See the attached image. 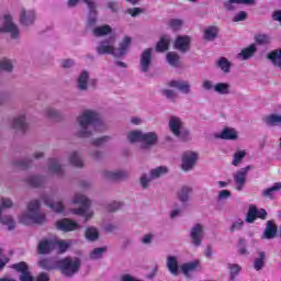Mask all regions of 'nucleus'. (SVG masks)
<instances>
[{"label": "nucleus", "instance_id": "44", "mask_svg": "<svg viewBox=\"0 0 281 281\" xmlns=\"http://www.w3.org/2000/svg\"><path fill=\"white\" fill-rule=\"evenodd\" d=\"M108 249L109 247L106 246L94 248L89 254L90 260H100L101 258H103L104 254H106Z\"/></svg>", "mask_w": 281, "mask_h": 281}, {"label": "nucleus", "instance_id": "53", "mask_svg": "<svg viewBox=\"0 0 281 281\" xmlns=\"http://www.w3.org/2000/svg\"><path fill=\"white\" fill-rule=\"evenodd\" d=\"M44 115L46 117H49L50 120H59L60 117V111L54 109V108H46L44 110Z\"/></svg>", "mask_w": 281, "mask_h": 281}, {"label": "nucleus", "instance_id": "21", "mask_svg": "<svg viewBox=\"0 0 281 281\" xmlns=\"http://www.w3.org/2000/svg\"><path fill=\"white\" fill-rule=\"evenodd\" d=\"M12 128H14V131H20L21 133H25V131H27V116L25 115V113H22L15 117H13L12 120V124H11Z\"/></svg>", "mask_w": 281, "mask_h": 281}, {"label": "nucleus", "instance_id": "4", "mask_svg": "<svg viewBox=\"0 0 281 281\" xmlns=\"http://www.w3.org/2000/svg\"><path fill=\"white\" fill-rule=\"evenodd\" d=\"M72 203L82 205V207L74 209L72 214H77L78 216H85L86 221H89L91 216H93V212L89 211L91 205V200L86 198L82 193H76L72 198Z\"/></svg>", "mask_w": 281, "mask_h": 281}, {"label": "nucleus", "instance_id": "62", "mask_svg": "<svg viewBox=\"0 0 281 281\" xmlns=\"http://www.w3.org/2000/svg\"><path fill=\"white\" fill-rule=\"evenodd\" d=\"M162 93L167 100H170V102H175L177 100L178 94L175 92V90L165 89L162 90Z\"/></svg>", "mask_w": 281, "mask_h": 281}, {"label": "nucleus", "instance_id": "45", "mask_svg": "<svg viewBox=\"0 0 281 281\" xmlns=\"http://www.w3.org/2000/svg\"><path fill=\"white\" fill-rule=\"evenodd\" d=\"M0 223L8 226L9 232H12V229L16 227V221H14V217H12L11 215H0Z\"/></svg>", "mask_w": 281, "mask_h": 281}, {"label": "nucleus", "instance_id": "56", "mask_svg": "<svg viewBox=\"0 0 281 281\" xmlns=\"http://www.w3.org/2000/svg\"><path fill=\"white\" fill-rule=\"evenodd\" d=\"M255 41L258 45H269V43H271V37L267 34H258L255 36Z\"/></svg>", "mask_w": 281, "mask_h": 281}, {"label": "nucleus", "instance_id": "38", "mask_svg": "<svg viewBox=\"0 0 281 281\" xmlns=\"http://www.w3.org/2000/svg\"><path fill=\"white\" fill-rule=\"evenodd\" d=\"M144 136V132L139 131V130H134L127 133L126 137H127V142H130V144H142V139Z\"/></svg>", "mask_w": 281, "mask_h": 281}, {"label": "nucleus", "instance_id": "57", "mask_svg": "<svg viewBox=\"0 0 281 281\" xmlns=\"http://www.w3.org/2000/svg\"><path fill=\"white\" fill-rule=\"evenodd\" d=\"M228 269H229V273H231V280H235L236 276H238V273H240V266L236 265V263H228Z\"/></svg>", "mask_w": 281, "mask_h": 281}, {"label": "nucleus", "instance_id": "46", "mask_svg": "<svg viewBox=\"0 0 281 281\" xmlns=\"http://www.w3.org/2000/svg\"><path fill=\"white\" fill-rule=\"evenodd\" d=\"M86 238L90 243H95L100 238V232H98V228L90 226L86 229Z\"/></svg>", "mask_w": 281, "mask_h": 281}, {"label": "nucleus", "instance_id": "34", "mask_svg": "<svg viewBox=\"0 0 281 281\" xmlns=\"http://www.w3.org/2000/svg\"><path fill=\"white\" fill-rule=\"evenodd\" d=\"M167 269L171 276H179V259L176 256L167 257Z\"/></svg>", "mask_w": 281, "mask_h": 281}, {"label": "nucleus", "instance_id": "63", "mask_svg": "<svg viewBox=\"0 0 281 281\" xmlns=\"http://www.w3.org/2000/svg\"><path fill=\"white\" fill-rule=\"evenodd\" d=\"M244 225H245V222L243 220H237L232 224L229 232L234 234V232H238L239 229H243Z\"/></svg>", "mask_w": 281, "mask_h": 281}, {"label": "nucleus", "instance_id": "23", "mask_svg": "<svg viewBox=\"0 0 281 281\" xmlns=\"http://www.w3.org/2000/svg\"><path fill=\"white\" fill-rule=\"evenodd\" d=\"M168 87L178 89L181 93H184V95L192 93V86L190 85V81L171 80L168 82Z\"/></svg>", "mask_w": 281, "mask_h": 281}, {"label": "nucleus", "instance_id": "3", "mask_svg": "<svg viewBox=\"0 0 281 281\" xmlns=\"http://www.w3.org/2000/svg\"><path fill=\"white\" fill-rule=\"evenodd\" d=\"M56 265L63 276H66L67 278H71L76 276L78 271H80V265H82V262L78 257H75V258L66 257L64 259L57 260Z\"/></svg>", "mask_w": 281, "mask_h": 281}, {"label": "nucleus", "instance_id": "7", "mask_svg": "<svg viewBox=\"0 0 281 281\" xmlns=\"http://www.w3.org/2000/svg\"><path fill=\"white\" fill-rule=\"evenodd\" d=\"M0 34H10L11 38H19L21 36V30L12 20V15H4L0 20Z\"/></svg>", "mask_w": 281, "mask_h": 281}, {"label": "nucleus", "instance_id": "2", "mask_svg": "<svg viewBox=\"0 0 281 281\" xmlns=\"http://www.w3.org/2000/svg\"><path fill=\"white\" fill-rule=\"evenodd\" d=\"M45 221H47V218L45 217V213L41 212L40 200L29 202L26 212L19 216V222L22 223V225H32L34 223L41 225L45 223Z\"/></svg>", "mask_w": 281, "mask_h": 281}, {"label": "nucleus", "instance_id": "51", "mask_svg": "<svg viewBox=\"0 0 281 281\" xmlns=\"http://www.w3.org/2000/svg\"><path fill=\"white\" fill-rule=\"evenodd\" d=\"M245 157H247L246 150H237L233 157V166H240V164L243 162V159H245Z\"/></svg>", "mask_w": 281, "mask_h": 281}, {"label": "nucleus", "instance_id": "6", "mask_svg": "<svg viewBox=\"0 0 281 281\" xmlns=\"http://www.w3.org/2000/svg\"><path fill=\"white\" fill-rule=\"evenodd\" d=\"M169 130L172 135L181 139L182 142H188L190 139V132L183 126V121L179 116L169 117Z\"/></svg>", "mask_w": 281, "mask_h": 281}, {"label": "nucleus", "instance_id": "5", "mask_svg": "<svg viewBox=\"0 0 281 281\" xmlns=\"http://www.w3.org/2000/svg\"><path fill=\"white\" fill-rule=\"evenodd\" d=\"M42 201L56 214H63L65 212V202H63V195L58 191L49 194L42 195Z\"/></svg>", "mask_w": 281, "mask_h": 281}, {"label": "nucleus", "instance_id": "10", "mask_svg": "<svg viewBox=\"0 0 281 281\" xmlns=\"http://www.w3.org/2000/svg\"><path fill=\"white\" fill-rule=\"evenodd\" d=\"M254 167L248 165L239 170H237L233 175V179L235 181V189L237 192H241L244 190L245 184L247 183V175H249V170H251Z\"/></svg>", "mask_w": 281, "mask_h": 281}, {"label": "nucleus", "instance_id": "61", "mask_svg": "<svg viewBox=\"0 0 281 281\" xmlns=\"http://www.w3.org/2000/svg\"><path fill=\"white\" fill-rule=\"evenodd\" d=\"M38 266L42 269H46L47 271H52V269H55L54 263L49 259H42L38 261Z\"/></svg>", "mask_w": 281, "mask_h": 281}, {"label": "nucleus", "instance_id": "42", "mask_svg": "<svg viewBox=\"0 0 281 281\" xmlns=\"http://www.w3.org/2000/svg\"><path fill=\"white\" fill-rule=\"evenodd\" d=\"M268 60H271L274 67L281 69V49H274L267 55Z\"/></svg>", "mask_w": 281, "mask_h": 281}, {"label": "nucleus", "instance_id": "14", "mask_svg": "<svg viewBox=\"0 0 281 281\" xmlns=\"http://www.w3.org/2000/svg\"><path fill=\"white\" fill-rule=\"evenodd\" d=\"M132 43L133 38H131V36L123 37L119 46L114 48V58H122V56H126L131 49Z\"/></svg>", "mask_w": 281, "mask_h": 281}, {"label": "nucleus", "instance_id": "26", "mask_svg": "<svg viewBox=\"0 0 281 281\" xmlns=\"http://www.w3.org/2000/svg\"><path fill=\"white\" fill-rule=\"evenodd\" d=\"M193 189L190 186H182L178 191H177V199L182 203V205H186L190 201V194H192Z\"/></svg>", "mask_w": 281, "mask_h": 281}, {"label": "nucleus", "instance_id": "58", "mask_svg": "<svg viewBox=\"0 0 281 281\" xmlns=\"http://www.w3.org/2000/svg\"><path fill=\"white\" fill-rule=\"evenodd\" d=\"M70 246L71 241H55V247H58L60 254H65V251H67V249H69Z\"/></svg>", "mask_w": 281, "mask_h": 281}, {"label": "nucleus", "instance_id": "55", "mask_svg": "<svg viewBox=\"0 0 281 281\" xmlns=\"http://www.w3.org/2000/svg\"><path fill=\"white\" fill-rule=\"evenodd\" d=\"M14 206V202H12V199L10 198H1L0 203V216L3 214V210H10V207Z\"/></svg>", "mask_w": 281, "mask_h": 281}, {"label": "nucleus", "instance_id": "13", "mask_svg": "<svg viewBox=\"0 0 281 281\" xmlns=\"http://www.w3.org/2000/svg\"><path fill=\"white\" fill-rule=\"evenodd\" d=\"M199 160V154L194 151H187L182 156V165L181 169L184 172H190V170L194 169L196 166V161Z\"/></svg>", "mask_w": 281, "mask_h": 281}, {"label": "nucleus", "instance_id": "54", "mask_svg": "<svg viewBox=\"0 0 281 281\" xmlns=\"http://www.w3.org/2000/svg\"><path fill=\"white\" fill-rule=\"evenodd\" d=\"M109 142H111L110 136H102V137L92 139L91 145L97 146L98 148H100V147L105 146L106 144H109Z\"/></svg>", "mask_w": 281, "mask_h": 281}, {"label": "nucleus", "instance_id": "16", "mask_svg": "<svg viewBox=\"0 0 281 281\" xmlns=\"http://www.w3.org/2000/svg\"><path fill=\"white\" fill-rule=\"evenodd\" d=\"M12 269L18 271L20 274V281H34V277L32 272H30V267L24 262L14 263Z\"/></svg>", "mask_w": 281, "mask_h": 281}, {"label": "nucleus", "instance_id": "25", "mask_svg": "<svg viewBox=\"0 0 281 281\" xmlns=\"http://www.w3.org/2000/svg\"><path fill=\"white\" fill-rule=\"evenodd\" d=\"M54 247H56V240L52 239H43L38 243L37 254L47 255L54 251Z\"/></svg>", "mask_w": 281, "mask_h": 281}, {"label": "nucleus", "instance_id": "50", "mask_svg": "<svg viewBox=\"0 0 281 281\" xmlns=\"http://www.w3.org/2000/svg\"><path fill=\"white\" fill-rule=\"evenodd\" d=\"M12 69H14V61H12V59H0V71H7L10 74Z\"/></svg>", "mask_w": 281, "mask_h": 281}, {"label": "nucleus", "instance_id": "27", "mask_svg": "<svg viewBox=\"0 0 281 281\" xmlns=\"http://www.w3.org/2000/svg\"><path fill=\"white\" fill-rule=\"evenodd\" d=\"M36 19V13L33 10H25L22 9L21 15H20V23L21 25H33L34 21Z\"/></svg>", "mask_w": 281, "mask_h": 281}, {"label": "nucleus", "instance_id": "52", "mask_svg": "<svg viewBox=\"0 0 281 281\" xmlns=\"http://www.w3.org/2000/svg\"><path fill=\"white\" fill-rule=\"evenodd\" d=\"M179 54L175 52H170L167 54V61L169 63V65H171V67H179Z\"/></svg>", "mask_w": 281, "mask_h": 281}, {"label": "nucleus", "instance_id": "29", "mask_svg": "<svg viewBox=\"0 0 281 281\" xmlns=\"http://www.w3.org/2000/svg\"><path fill=\"white\" fill-rule=\"evenodd\" d=\"M277 235H278V226L276 225V222L268 221L262 238H267V240H271L276 238Z\"/></svg>", "mask_w": 281, "mask_h": 281}, {"label": "nucleus", "instance_id": "24", "mask_svg": "<svg viewBox=\"0 0 281 281\" xmlns=\"http://www.w3.org/2000/svg\"><path fill=\"white\" fill-rule=\"evenodd\" d=\"M190 36L180 35L176 38L173 47L175 49H178V52H182V54H186V52L190 49Z\"/></svg>", "mask_w": 281, "mask_h": 281}, {"label": "nucleus", "instance_id": "43", "mask_svg": "<svg viewBox=\"0 0 281 281\" xmlns=\"http://www.w3.org/2000/svg\"><path fill=\"white\" fill-rule=\"evenodd\" d=\"M25 181L32 188H41V186H45V177L43 176H30Z\"/></svg>", "mask_w": 281, "mask_h": 281}, {"label": "nucleus", "instance_id": "20", "mask_svg": "<svg viewBox=\"0 0 281 281\" xmlns=\"http://www.w3.org/2000/svg\"><path fill=\"white\" fill-rule=\"evenodd\" d=\"M103 179L108 181H121L122 179H128V171L116 170V171H102Z\"/></svg>", "mask_w": 281, "mask_h": 281}, {"label": "nucleus", "instance_id": "37", "mask_svg": "<svg viewBox=\"0 0 281 281\" xmlns=\"http://www.w3.org/2000/svg\"><path fill=\"white\" fill-rule=\"evenodd\" d=\"M258 52V48L256 47V44H251L250 46L241 49V52L237 55V58H240L241 60H249Z\"/></svg>", "mask_w": 281, "mask_h": 281}, {"label": "nucleus", "instance_id": "40", "mask_svg": "<svg viewBox=\"0 0 281 281\" xmlns=\"http://www.w3.org/2000/svg\"><path fill=\"white\" fill-rule=\"evenodd\" d=\"M232 86L227 82H218L214 85L213 91L220 95H229Z\"/></svg>", "mask_w": 281, "mask_h": 281}, {"label": "nucleus", "instance_id": "19", "mask_svg": "<svg viewBox=\"0 0 281 281\" xmlns=\"http://www.w3.org/2000/svg\"><path fill=\"white\" fill-rule=\"evenodd\" d=\"M57 229L60 232H76V229H80V225L70 218H63L56 223Z\"/></svg>", "mask_w": 281, "mask_h": 281}, {"label": "nucleus", "instance_id": "31", "mask_svg": "<svg viewBox=\"0 0 281 281\" xmlns=\"http://www.w3.org/2000/svg\"><path fill=\"white\" fill-rule=\"evenodd\" d=\"M77 89L78 91H87L89 89V72L83 70L77 78Z\"/></svg>", "mask_w": 281, "mask_h": 281}, {"label": "nucleus", "instance_id": "9", "mask_svg": "<svg viewBox=\"0 0 281 281\" xmlns=\"http://www.w3.org/2000/svg\"><path fill=\"white\" fill-rule=\"evenodd\" d=\"M115 41L116 37L111 36L109 38H105L103 41H100L99 44L97 45V54H100V56H104V55H110V56H114L115 54Z\"/></svg>", "mask_w": 281, "mask_h": 281}, {"label": "nucleus", "instance_id": "28", "mask_svg": "<svg viewBox=\"0 0 281 281\" xmlns=\"http://www.w3.org/2000/svg\"><path fill=\"white\" fill-rule=\"evenodd\" d=\"M199 267H201V263L198 260H194L191 262L183 263L180 267V271L183 273V276H186V278H190V276H192V273H194V271H196Z\"/></svg>", "mask_w": 281, "mask_h": 281}, {"label": "nucleus", "instance_id": "35", "mask_svg": "<svg viewBox=\"0 0 281 281\" xmlns=\"http://www.w3.org/2000/svg\"><path fill=\"white\" fill-rule=\"evenodd\" d=\"M216 139H238V133L234 128L226 127L222 133L215 134Z\"/></svg>", "mask_w": 281, "mask_h": 281}, {"label": "nucleus", "instance_id": "30", "mask_svg": "<svg viewBox=\"0 0 281 281\" xmlns=\"http://www.w3.org/2000/svg\"><path fill=\"white\" fill-rule=\"evenodd\" d=\"M68 161L75 168H85V160H82V155L79 151H70Z\"/></svg>", "mask_w": 281, "mask_h": 281}, {"label": "nucleus", "instance_id": "1", "mask_svg": "<svg viewBox=\"0 0 281 281\" xmlns=\"http://www.w3.org/2000/svg\"><path fill=\"white\" fill-rule=\"evenodd\" d=\"M100 124H102V121L98 112L85 110L77 116L75 135L82 138L92 137Z\"/></svg>", "mask_w": 281, "mask_h": 281}, {"label": "nucleus", "instance_id": "22", "mask_svg": "<svg viewBox=\"0 0 281 281\" xmlns=\"http://www.w3.org/2000/svg\"><path fill=\"white\" fill-rule=\"evenodd\" d=\"M47 168L50 175H56L57 177H63V175H65V169L63 168V165H60L58 158H49Z\"/></svg>", "mask_w": 281, "mask_h": 281}, {"label": "nucleus", "instance_id": "33", "mask_svg": "<svg viewBox=\"0 0 281 281\" xmlns=\"http://www.w3.org/2000/svg\"><path fill=\"white\" fill-rule=\"evenodd\" d=\"M266 262H267V252L265 251L257 252V257L254 259V263H252L255 271H262V269H265Z\"/></svg>", "mask_w": 281, "mask_h": 281}, {"label": "nucleus", "instance_id": "36", "mask_svg": "<svg viewBox=\"0 0 281 281\" xmlns=\"http://www.w3.org/2000/svg\"><path fill=\"white\" fill-rule=\"evenodd\" d=\"M262 120H263V123L266 124V126L281 127V114H270V115L265 116Z\"/></svg>", "mask_w": 281, "mask_h": 281}, {"label": "nucleus", "instance_id": "48", "mask_svg": "<svg viewBox=\"0 0 281 281\" xmlns=\"http://www.w3.org/2000/svg\"><path fill=\"white\" fill-rule=\"evenodd\" d=\"M168 47H170V37L162 36L156 45V52H168Z\"/></svg>", "mask_w": 281, "mask_h": 281}, {"label": "nucleus", "instance_id": "60", "mask_svg": "<svg viewBox=\"0 0 281 281\" xmlns=\"http://www.w3.org/2000/svg\"><path fill=\"white\" fill-rule=\"evenodd\" d=\"M155 179L153 178V176L149 173H143L140 177V186L144 190H146L148 188V183H150V181H154Z\"/></svg>", "mask_w": 281, "mask_h": 281}, {"label": "nucleus", "instance_id": "17", "mask_svg": "<svg viewBox=\"0 0 281 281\" xmlns=\"http://www.w3.org/2000/svg\"><path fill=\"white\" fill-rule=\"evenodd\" d=\"M256 218H261V221H265L267 218V210H258L256 205H250L246 216V223H254Z\"/></svg>", "mask_w": 281, "mask_h": 281}, {"label": "nucleus", "instance_id": "47", "mask_svg": "<svg viewBox=\"0 0 281 281\" xmlns=\"http://www.w3.org/2000/svg\"><path fill=\"white\" fill-rule=\"evenodd\" d=\"M215 65H216V67L222 69V71H224V74H229V69L232 68V63H229V60L225 57H221L220 59H217L215 61Z\"/></svg>", "mask_w": 281, "mask_h": 281}, {"label": "nucleus", "instance_id": "12", "mask_svg": "<svg viewBox=\"0 0 281 281\" xmlns=\"http://www.w3.org/2000/svg\"><path fill=\"white\" fill-rule=\"evenodd\" d=\"M190 238L194 247H201L203 238H205V226L203 224H195L190 229Z\"/></svg>", "mask_w": 281, "mask_h": 281}, {"label": "nucleus", "instance_id": "39", "mask_svg": "<svg viewBox=\"0 0 281 281\" xmlns=\"http://www.w3.org/2000/svg\"><path fill=\"white\" fill-rule=\"evenodd\" d=\"M280 190H281V182H277L272 187L263 190L261 193V196H263V199H270L271 201H273L276 192Z\"/></svg>", "mask_w": 281, "mask_h": 281}, {"label": "nucleus", "instance_id": "41", "mask_svg": "<svg viewBox=\"0 0 281 281\" xmlns=\"http://www.w3.org/2000/svg\"><path fill=\"white\" fill-rule=\"evenodd\" d=\"M111 32H113V29L111 27V25L105 24L102 26H97L93 29L92 34L94 36H97L98 38L102 37V36H106L109 34H111Z\"/></svg>", "mask_w": 281, "mask_h": 281}, {"label": "nucleus", "instance_id": "15", "mask_svg": "<svg viewBox=\"0 0 281 281\" xmlns=\"http://www.w3.org/2000/svg\"><path fill=\"white\" fill-rule=\"evenodd\" d=\"M12 269L18 271L20 274V281H34V277L32 272H30V267L24 262L14 263Z\"/></svg>", "mask_w": 281, "mask_h": 281}, {"label": "nucleus", "instance_id": "11", "mask_svg": "<svg viewBox=\"0 0 281 281\" xmlns=\"http://www.w3.org/2000/svg\"><path fill=\"white\" fill-rule=\"evenodd\" d=\"M157 144H159V135L156 132H143V138L139 145L140 150H150Z\"/></svg>", "mask_w": 281, "mask_h": 281}, {"label": "nucleus", "instance_id": "8", "mask_svg": "<svg viewBox=\"0 0 281 281\" xmlns=\"http://www.w3.org/2000/svg\"><path fill=\"white\" fill-rule=\"evenodd\" d=\"M79 1L80 0H68V8H76V5H78ZM83 1L89 8L87 23H88L89 27H93V25H95V23H98V10H95V8H97L95 1H93V0H83Z\"/></svg>", "mask_w": 281, "mask_h": 281}, {"label": "nucleus", "instance_id": "49", "mask_svg": "<svg viewBox=\"0 0 281 281\" xmlns=\"http://www.w3.org/2000/svg\"><path fill=\"white\" fill-rule=\"evenodd\" d=\"M151 175V179H159V177H164V175H168V167L160 166L149 171Z\"/></svg>", "mask_w": 281, "mask_h": 281}, {"label": "nucleus", "instance_id": "18", "mask_svg": "<svg viewBox=\"0 0 281 281\" xmlns=\"http://www.w3.org/2000/svg\"><path fill=\"white\" fill-rule=\"evenodd\" d=\"M150 63H153V48H146L140 54V71L148 74L150 70Z\"/></svg>", "mask_w": 281, "mask_h": 281}, {"label": "nucleus", "instance_id": "64", "mask_svg": "<svg viewBox=\"0 0 281 281\" xmlns=\"http://www.w3.org/2000/svg\"><path fill=\"white\" fill-rule=\"evenodd\" d=\"M106 209H108V212H117V210H122V202H117V201L111 202L108 204Z\"/></svg>", "mask_w": 281, "mask_h": 281}, {"label": "nucleus", "instance_id": "59", "mask_svg": "<svg viewBox=\"0 0 281 281\" xmlns=\"http://www.w3.org/2000/svg\"><path fill=\"white\" fill-rule=\"evenodd\" d=\"M169 27H171V30H181L182 25H183V20L180 19H171L168 22Z\"/></svg>", "mask_w": 281, "mask_h": 281}, {"label": "nucleus", "instance_id": "32", "mask_svg": "<svg viewBox=\"0 0 281 281\" xmlns=\"http://www.w3.org/2000/svg\"><path fill=\"white\" fill-rule=\"evenodd\" d=\"M218 32H221L218 26H207L206 29H204L203 40L207 41L209 43L212 41H216V38H218Z\"/></svg>", "mask_w": 281, "mask_h": 281}]
</instances>
